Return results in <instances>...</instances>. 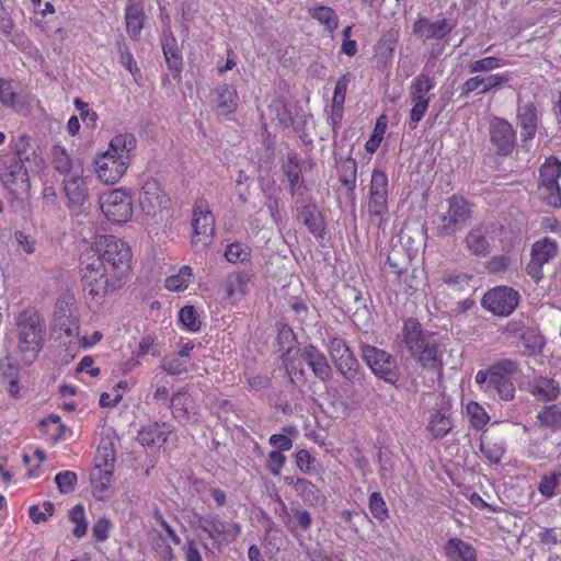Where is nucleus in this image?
I'll return each mask as SVG.
<instances>
[{"mask_svg":"<svg viewBox=\"0 0 561 561\" xmlns=\"http://www.w3.org/2000/svg\"><path fill=\"white\" fill-rule=\"evenodd\" d=\"M362 357L371 371L383 381L396 385L400 373L397 360L383 350L371 345L362 346Z\"/></svg>","mask_w":561,"mask_h":561,"instance_id":"9d476101","label":"nucleus"},{"mask_svg":"<svg viewBox=\"0 0 561 561\" xmlns=\"http://www.w3.org/2000/svg\"><path fill=\"white\" fill-rule=\"evenodd\" d=\"M329 353L339 373L347 380H355L358 362L353 356L344 340L341 337H332L329 343Z\"/></svg>","mask_w":561,"mask_h":561,"instance_id":"f3484780","label":"nucleus"},{"mask_svg":"<svg viewBox=\"0 0 561 561\" xmlns=\"http://www.w3.org/2000/svg\"><path fill=\"white\" fill-rule=\"evenodd\" d=\"M368 507L370 514L379 522H383L389 517V510L379 492H373L369 495Z\"/></svg>","mask_w":561,"mask_h":561,"instance_id":"603ef678","label":"nucleus"},{"mask_svg":"<svg viewBox=\"0 0 561 561\" xmlns=\"http://www.w3.org/2000/svg\"><path fill=\"white\" fill-rule=\"evenodd\" d=\"M299 219L308 228L309 232L317 238H322L324 233V224L321 214L314 205H305L299 209Z\"/></svg>","mask_w":561,"mask_h":561,"instance_id":"c9c22d12","label":"nucleus"},{"mask_svg":"<svg viewBox=\"0 0 561 561\" xmlns=\"http://www.w3.org/2000/svg\"><path fill=\"white\" fill-rule=\"evenodd\" d=\"M170 408L173 417L181 423L194 422L199 410L195 398L185 388L172 394Z\"/></svg>","mask_w":561,"mask_h":561,"instance_id":"412c9836","label":"nucleus"},{"mask_svg":"<svg viewBox=\"0 0 561 561\" xmlns=\"http://www.w3.org/2000/svg\"><path fill=\"white\" fill-rule=\"evenodd\" d=\"M560 477L561 473H549L542 476L538 483L539 493L546 499L553 497L556 495V490L559 485Z\"/></svg>","mask_w":561,"mask_h":561,"instance_id":"13d9d810","label":"nucleus"},{"mask_svg":"<svg viewBox=\"0 0 561 561\" xmlns=\"http://www.w3.org/2000/svg\"><path fill=\"white\" fill-rule=\"evenodd\" d=\"M284 173L289 181L291 194H300L302 183H300V168L298 163L293 159H289L288 162L284 165Z\"/></svg>","mask_w":561,"mask_h":561,"instance_id":"4d7b16f0","label":"nucleus"},{"mask_svg":"<svg viewBox=\"0 0 561 561\" xmlns=\"http://www.w3.org/2000/svg\"><path fill=\"white\" fill-rule=\"evenodd\" d=\"M533 393L542 400H554L560 393L559 385L550 378L539 377L533 386Z\"/></svg>","mask_w":561,"mask_h":561,"instance_id":"79ce46f5","label":"nucleus"},{"mask_svg":"<svg viewBox=\"0 0 561 561\" xmlns=\"http://www.w3.org/2000/svg\"><path fill=\"white\" fill-rule=\"evenodd\" d=\"M454 25L446 19L431 22L426 18H419L413 25V33L423 39H440L451 32Z\"/></svg>","mask_w":561,"mask_h":561,"instance_id":"bb28decb","label":"nucleus"},{"mask_svg":"<svg viewBox=\"0 0 561 561\" xmlns=\"http://www.w3.org/2000/svg\"><path fill=\"white\" fill-rule=\"evenodd\" d=\"M105 218L116 225H124L133 218L134 203L130 190L118 187L104 192L99 198Z\"/></svg>","mask_w":561,"mask_h":561,"instance_id":"1a4fd4ad","label":"nucleus"},{"mask_svg":"<svg viewBox=\"0 0 561 561\" xmlns=\"http://www.w3.org/2000/svg\"><path fill=\"white\" fill-rule=\"evenodd\" d=\"M538 420L541 425L560 428L561 427V405L552 404L546 407L541 412L538 413Z\"/></svg>","mask_w":561,"mask_h":561,"instance_id":"3c124183","label":"nucleus"},{"mask_svg":"<svg viewBox=\"0 0 561 561\" xmlns=\"http://www.w3.org/2000/svg\"><path fill=\"white\" fill-rule=\"evenodd\" d=\"M466 415L476 430H483L490 421L484 408L476 401H469L465 407Z\"/></svg>","mask_w":561,"mask_h":561,"instance_id":"a18cd8bd","label":"nucleus"},{"mask_svg":"<svg viewBox=\"0 0 561 561\" xmlns=\"http://www.w3.org/2000/svg\"><path fill=\"white\" fill-rule=\"evenodd\" d=\"M471 209L468 202L458 196L448 199V209L440 216V233L451 234L462 228L469 220Z\"/></svg>","mask_w":561,"mask_h":561,"instance_id":"dca6fc26","label":"nucleus"},{"mask_svg":"<svg viewBox=\"0 0 561 561\" xmlns=\"http://www.w3.org/2000/svg\"><path fill=\"white\" fill-rule=\"evenodd\" d=\"M64 191L71 210L80 209L88 198V186L83 178V167H77L76 173L64 179Z\"/></svg>","mask_w":561,"mask_h":561,"instance_id":"4be33fe9","label":"nucleus"},{"mask_svg":"<svg viewBox=\"0 0 561 561\" xmlns=\"http://www.w3.org/2000/svg\"><path fill=\"white\" fill-rule=\"evenodd\" d=\"M506 65H508L506 60L499 57L489 56L470 62L468 65V70L470 73L489 72Z\"/></svg>","mask_w":561,"mask_h":561,"instance_id":"de8ad7c7","label":"nucleus"},{"mask_svg":"<svg viewBox=\"0 0 561 561\" xmlns=\"http://www.w3.org/2000/svg\"><path fill=\"white\" fill-rule=\"evenodd\" d=\"M217 106L224 114L232 113L238 106V93L233 85L222 84L217 88Z\"/></svg>","mask_w":561,"mask_h":561,"instance_id":"a19ab883","label":"nucleus"},{"mask_svg":"<svg viewBox=\"0 0 561 561\" xmlns=\"http://www.w3.org/2000/svg\"><path fill=\"white\" fill-rule=\"evenodd\" d=\"M70 520L76 525L73 535L81 538L85 535L88 524L85 520L84 508L82 505H76L69 513Z\"/></svg>","mask_w":561,"mask_h":561,"instance_id":"bf43d9fd","label":"nucleus"},{"mask_svg":"<svg viewBox=\"0 0 561 561\" xmlns=\"http://www.w3.org/2000/svg\"><path fill=\"white\" fill-rule=\"evenodd\" d=\"M116 460V453L112 443H101L98 447V453L94 459V466H102L104 468L113 469Z\"/></svg>","mask_w":561,"mask_h":561,"instance_id":"864d4df0","label":"nucleus"},{"mask_svg":"<svg viewBox=\"0 0 561 561\" xmlns=\"http://www.w3.org/2000/svg\"><path fill=\"white\" fill-rule=\"evenodd\" d=\"M53 164L56 171L66 178L75 174L77 167H83L80 160H72L61 146H54L53 148Z\"/></svg>","mask_w":561,"mask_h":561,"instance_id":"e433bc0d","label":"nucleus"},{"mask_svg":"<svg viewBox=\"0 0 561 561\" xmlns=\"http://www.w3.org/2000/svg\"><path fill=\"white\" fill-rule=\"evenodd\" d=\"M188 367V360L179 355L178 353H171L163 357L161 362V368L170 375H180L185 373Z\"/></svg>","mask_w":561,"mask_h":561,"instance_id":"09e8293b","label":"nucleus"},{"mask_svg":"<svg viewBox=\"0 0 561 561\" xmlns=\"http://www.w3.org/2000/svg\"><path fill=\"white\" fill-rule=\"evenodd\" d=\"M103 261L92 255H84L80 263V277L83 290L95 302H101L107 295L121 289L125 280L112 273Z\"/></svg>","mask_w":561,"mask_h":561,"instance_id":"f03ea898","label":"nucleus"},{"mask_svg":"<svg viewBox=\"0 0 561 561\" xmlns=\"http://www.w3.org/2000/svg\"><path fill=\"white\" fill-rule=\"evenodd\" d=\"M251 275L247 272H236L228 275L224 283L227 299L232 304L240 302L249 293Z\"/></svg>","mask_w":561,"mask_h":561,"instance_id":"cd10ccee","label":"nucleus"},{"mask_svg":"<svg viewBox=\"0 0 561 561\" xmlns=\"http://www.w3.org/2000/svg\"><path fill=\"white\" fill-rule=\"evenodd\" d=\"M197 527L207 534L208 539L216 548L234 541L241 531L238 523L226 522L214 514L201 516Z\"/></svg>","mask_w":561,"mask_h":561,"instance_id":"9b49d317","label":"nucleus"},{"mask_svg":"<svg viewBox=\"0 0 561 561\" xmlns=\"http://www.w3.org/2000/svg\"><path fill=\"white\" fill-rule=\"evenodd\" d=\"M172 433V426L167 423L153 422L138 432V442L147 448H160Z\"/></svg>","mask_w":561,"mask_h":561,"instance_id":"a878e982","label":"nucleus"},{"mask_svg":"<svg viewBox=\"0 0 561 561\" xmlns=\"http://www.w3.org/2000/svg\"><path fill=\"white\" fill-rule=\"evenodd\" d=\"M192 228L193 247L197 248L199 243L202 249L208 247L215 231V217L205 198H198L194 204Z\"/></svg>","mask_w":561,"mask_h":561,"instance_id":"f8f14e48","label":"nucleus"},{"mask_svg":"<svg viewBox=\"0 0 561 561\" xmlns=\"http://www.w3.org/2000/svg\"><path fill=\"white\" fill-rule=\"evenodd\" d=\"M518 122L522 128L520 136L523 140L533 139L537 133V111L533 103H526L518 107Z\"/></svg>","mask_w":561,"mask_h":561,"instance_id":"473e14b6","label":"nucleus"},{"mask_svg":"<svg viewBox=\"0 0 561 561\" xmlns=\"http://www.w3.org/2000/svg\"><path fill=\"white\" fill-rule=\"evenodd\" d=\"M517 371L518 364L516 362L501 359L485 370H478L474 380L480 390L486 394H497L500 399L511 401L515 396L513 377Z\"/></svg>","mask_w":561,"mask_h":561,"instance_id":"20e7f679","label":"nucleus"},{"mask_svg":"<svg viewBox=\"0 0 561 561\" xmlns=\"http://www.w3.org/2000/svg\"><path fill=\"white\" fill-rule=\"evenodd\" d=\"M148 354H151L152 356L160 355V352L158 351V348L156 346V337L151 334H147L141 337L139 345H138V351L136 353V356L142 357Z\"/></svg>","mask_w":561,"mask_h":561,"instance_id":"338daca9","label":"nucleus"},{"mask_svg":"<svg viewBox=\"0 0 561 561\" xmlns=\"http://www.w3.org/2000/svg\"><path fill=\"white\" fill-rule=\"evenodd\" d=\"M126 31L134 41L139 38L145 23L144 9L138 3H129L125 10Z\"/></svg>","mask_w":561,"mask_h":561,"instance_id":"72a5a7b5","label":"nucleus"},{"mask_svg":"<svg viewBox=\"0 0 561 561\" xmlns=\"http://www.w3.org/2000/svg\"><path fill=\"white\" fill-rule=\"evenodd\" d=\"M490 138L496 152L502 156L511 153L515 146V131L512 125L503 118H495L491 122Z\"/></svg>","mask_w":561,"mask_h":561,"instance_id":"5701e85b","label":"nucleus"},{"mask_svg":"<svg viewBox=\"0 0 561 561\" xmlns=\"http://www.w3.org/2000/svg\"><path fill=\"white\" fill-rule=\"evenodd\" d=\"M388 186L387 174L382 170L375 169L370 180L368 211L371 217L379 219V225L388 213Z\"/></svg>","mask_w":561,"mask_h":561,"instance_id":"2eb2a0df","label":"nucleus"},{"mask_svg":"<svg viewBox=\"0 0 561 561\" xmlns=\"http://www.w3.org/2000/svg\"><path fill=\"white\" fill-rule=\"evenodd\" d=\"M80 311L77 301L71 295L58 298L51 322V330L58 339L68 340V350L72 348L75 339L80 333Z\"/></svg>","mask_w":561,"mask_h":561,"instance_id":"0eeeda50","label":"nucleus"},{"mask_svg":"<svg viewBox=\"0 0 561 561\" xmlns=\"http://www.w3.org/2000/svg\"><path fill=\"white\" fill-rule=\"evenodd\" d=\"M403 343L412 357L424 368L440 366V353L436 333L425 332L415 319H407L403 324Z\"/></svg>","mask_w":561,"mask_h":561,"instance_id":"7ed1b4c3","label":"nucleus"},{"mask_svg":"<svg viewBox=\"0 0 561 561\" xmlns=\"http://www.w3.org/2000/svg\"><path fill=\"white\" fill-rule=\"evenodd\" d=\"M352 79H353V76L350 72H347V73L343 75L336 81L333 98H332L333 105H342V106L344 105L347 88H348V84L352 81Z\"/></svg>","mask_w":561,"mask_h":561,"instance_id":"e2e57ef3","label":"nucleus"},{"mask_svg":"<svg viewBox=\"0 0 561 561\" xmlns=\"http://www.w3.org/2000/svg\"><path fill=\"white\" fill-rule=\"evenodd\" d=\"M270 114L275 115L277 124L283 127H289L291 125V117L286 105L280 101L276 100L270 105Z\"/></svg>","mask_w":561,"mask_h":561,"instance_id":"680f3d73","label":"nucleus"},{"mask_svg":"<svg viewBox=\"0 0 561 561\" xmlns=\"http://www.w3.org/2000/svg\"><path fill=\"white\" fill-rule=\"evenodd\" d=\"M512 80L510 72H501L489 76H474L466 80L461 85V94L465 96L471 93L488 94L491 91L501 89Z\"/></svg>","mask_w":561,"mask_h":561,"instance_id":"6ab92c4d","label":"nucleus"},{"mask_svg":"<svg viewBox=\"0 0 561 561\" xmlns=\"http://www.w3.org/2000/svg\"><path fill=\"white\" fill-rule=\"evenodd\" d=\"M435 80L428 72L417 75L410 87L409 96L411 102L430 101L427 95L435 88Z\"/></svg>","mask_w":561,"mask_h":561,"instance_id":"f704fd0d","label":"nucleus"},{"mask_svg":"<svg viewBox=\"0 0 561 561\" xmlns=\"http://www.w3.org/2000/svg\"><path fill=\"white\" fill-rule=\"evenodd\" d=\"M519 294L507 286H497L484 294L482 306L495 316L507 317L518 306Z\"/></svg>","mask_w":561,"mask_h":561,"instance_id":"4468645a","label":"nucleus"},{"mask_svg":"<svg viewBox=\"0 0 561 561\" xmlns=\"http://www.w3.org/2000/svg\"><path fill=\"white\" fill-rule=\"evenodd\" d=\"M102 339L103 333L101 331H94L91 335H80L79 333L72 343V348L77 346L81 350H89L100 343Z\"/></svg>","mask_w":561,"mask_h":561,"instance_id":"774afa93","label":"nucleus"},{"mask_svg":"<svg viewBox=\"0 0 561 561\" xmlns=\"http://www.w3.org/2000/svg\"><path fill=\"white\" fill-rule=\"evenodd\" d=\"M162 47L169 69L175 72H180L182 66V56L176 49L173 39H164Z\"/></svg>","mask_w":561,"mask_h":561,"instance_id":"5fc2aeb1","label":"nucleus"},{"mask_svg":"<svg viewBox=\"0 0 561 561\" xmlns=\"http://www.w3.org/2000/svg\"><path fill=\"white\" fill-rule=\"evenodd\" d=\"M41 427L54 443L70 437V430L61 423L57 414H50L47 419L43 420Z\"/></svg>","mask_w":561,"mask_h":561,"instance_id":"58836bf2","label":"nucleus"},{"mask_svg":"<svg viewBox=\"0 0 561 561\" xmlns=\"http://www.w3.org/2000/svg\"><path fill=\"white\" fill-rule=\"evenodd\" d=\"M557 241L550 238H543L534 243L531 249V259L538 263L546 264L558 253Z\"/></svg>","mask_w":561,"mask_h":561,"instance_id":"ea45409f","label":"nucleus"},{"mask_svg":"<svg viewBox=\"0 0 561 561\" xmlns=\"http://www.w3.org/2000/svg\"><path fill=\"white\" fill-rule=\"evenodd\" d=\"M224 255L229 263H244L251 255V249L244 243L233 242L227 245Z\"/></svg>","mask_w":561,"mask_h":561,"instance_id":"8fccbe9b","label":"nucleus"},{"mask_svg":"<svg viewBox=\"0 0 561 561\" xmlns=\"http://www.w3.org/2000/svg\"><path fill=\"white\" fill-rule=\"evenodd\" d=\"M192 268L184 265L179 270L176 274L171 275L165 279V288L174 293L183 291L188 287L192 280Z\"/></svg>","mask_w":561,"mask_h":561,"instance_id":"c03bdc74","label":"nucleus"},{"mask_svg":"<svg viewBox=\"0 0 561 561\" xmlns=\"http://www.w3.org/2000/svg\"><path fill=\"white\" fill-rule=\"evenodd\" d=\"M399 39V32L397 30H390L382 34L375 46L376 55L380 58L388 60L392 57L394 48Z\"/></svg>","mask_w":561,"mask_h":561,"instance_id":"37998d69","label":"nucleus"},{"mask_svg":"<svg viewBox=\"0 0 561 561\" xmlns=\"http://www.w3.org/2000/svg\"><path fill=\"white\" fill-rule=\"evenodd\" d=\"M491 226L480 224L473 227L465 238L467 250L473 255L485 256L490 253Z\"/></svg>","mask_w":561,"mask_h":561,"instance_id":"393cba45","label":"nucleus"},{"mask_svg":"<svg viewBox=\"0 0 561 561\" xmlns=\"http://www.w3.org/2000/svg\"><path fill=\"white\" fill-rule=\"evenodd\" d=\"M77 474L73 471H60L55 477V482L60 493L67 494L75 490Z\"/></svg>","mask_w":561,"mask_h":561,"instance_id":"052dcab7","label":"nucleus"},{"mask_svg":"<svg viewBox=\"0 0 561 561\" xmlns=\"http://www.w3.org/2000/svg\"><path fill=\"white\" fill-rule=\"evenodd\" d=\"M506 449L507 444L502 437H481L480 451L490 465H499Z\"/></svg>","mask_w":561,"mask_h":561,"instance_id":"7c9ffc66","label":"nucleus"},{"mask_svg":"<svg viewBox=\"0 0 561 561\" xmlns=\"http://www.w3.org/2000/svg\"><path fill=\"white\" fill-rule=\"evenodd\" d=\"M168 197L157 180L145 182L139 193V207L145 216L154 217L168 206Z\"/></svg>","mask_w":561,"mask_h":561,"instance_id":"a211bd4d","label":"nucleus"},{"mask_svg":"<svg viewBox=\"0 0 561 561\" xmlns=\"http://www.w3.org/2000/svg\"><path fill=\"white\" fill-rule=\"evenodd\" d=\"M339 179L348 188L356 185L357 163L352 158L342 160L337 165Z\"/></svg>","mask_w":561,"mask_h":561,"instance_id":"49530a36","label":"nucleus"},{"mask_svg":"<svg viewBox=\"0 0 561 561\" xmlns=\"http://www.w3.org/2000/svg\"><path fill=\"white\" fill-rule=\"evenodd\" d=\"M0 179L11 195L12 205L23 204L30 197L31 183L27 170L14 157H0Z\"/></svg>","mask_w":561,"mask_h":561,"instance_id":"6e6552de","label":"nucleus"},{"mask_svg":"<svg viewBox=\"0 0 561 561\" xmlns=\"http://www.w3.org/2000/svg\"><path fill=\"white\" fill-rule=\"evenodd\" d=\"M12 149L15 153L16 161L30 163L35 170L41 171L45 167L42 150L37 142L26 134H21L12 141Z\"/></svg>","mask_w":561,"mask_h":561,"instance_id":"aec40b11","label":"nucleus"},{"mask_svg":"<svg viewBox=\"0 0 561 561\" xmlns=\"http://www.w3.org/2000/svg\"><path fill=\"white\" fill-rule=\"evenodd\" d=\"M53 513H54V504L50 502H45L43 504V507L33 505L28 510L30 518L36 524L45 522L48 516L53 515Z\"/></svg>","mask_w":561,"mask_h":561,"instance_id":"69168bd1","label":"nucleus"},{"mask_svg":"<svg viewBox=\"0 0 561 561\" xmlns=\"http://www.w3.org/2000/svg\"><path fill=\"white\" fill-rule=\"evenodd\" d=\"M18 347L27 362H33L43 348L45 327L39 312L26 307L15 316Z\"/></svg>","mask_w":561,"mask_h":561,"instance_id":"39448f33","label":"nucleus"},{"mask_svg":"<svg viewBox=\"0 0 561 561\" xmlns=\"http://www.w3.org/2000/svg\"><path fill=\"white\" fill-rule=\"evenodd\" d=\"M309 15L316 20L329 33H333L339 25V16L335 11L327 5H317L308 10Z\"/></svg>","mask_w":561,"mask_h":561,"instance_id":"4c0bfd02","label":"nucleus"},{"mask_svg":"<svg viewBox=\"0 0 561 561\" xmlns=\"http://www.w3.org/2000/svg\"><path fill=\"white\" fill-rule=\"evenodd\" d=\"M92 252L94 259L103 261L104 266L126 282L133 259V252L127 242L115 236H99Z\"/></svg>","mask_w":561,"mask_h":561,"instance_id":"423d86ee","label":"nucleus"},{"mask_svg":"<svg viewBox=\"0 0 561 561\" xmlns=\"http://www.w3.org/2000/svg\"><path fill=\"white\" fill-rule=\"evenodd\" d=\"M443 549L448 561H478L473 546L460 538L448 539Z\"/></svg>","mask_w":561,"mask_h":561,"instance_id":"c756f323","label":"nucleus"},{"mask_svg":"<svg viewBox=\"0 0 561 561\" xmlns=\"http://www.w3.org/2000/svg\"><path fill=\"white\" fill-rule=\"evenodd\" d=\"M560 176L561 162L554 158L547 159L540 169L538 192L540 198L554 208L561 207V188L558 182Z\"/></svg>","mask_w":561,"mask_h":561,"instance_id":"ddd939ff","label":"nucleus"},{"mask_svg":"<svg viewBox=\"0 0 561 561\" xmlns=\"http://www.w3.org/2000/svg\"><path fill=\"white\" fill-rule=\"evenodd\" d=\"M73 104L79 111L80 117L87 124V126L94 127L98 121L96 112L90 110L88 103L79 98L75 99Z\"/></svg>","mask_w":561,"mask_h":561,"instance_id":"0e129e2a","label":"nucleus"},{"mask_svg":"<svg viewBox=\"0 0 561 561\" xmlns=\"http://www.w3.org/2000/svg\"><path fill=\"white\" fill-rule=\"evenodd\" d=\"M453 428L450 408L445 404H436L426 417V430L434 439L445 437Z\"/></svg>","mask_w":561,"mask_h":561,"instance_id":"b1692460","label":"nucleus"},{"mask_svg":"<svg viewBox=\"0 0 561 561\" xmlns=\"http://www.w3.org/2000/svg\"><path fill=\"white\" fill-rule=\"evenodd\" d=\"M179 321L190 332H197L201 328V320L193 306H185L180 310Z\"/></svg>","mask_w":561,"mask_h":561,"instance_id":"6e6d98bb","label":"nucleus"},{"mask_svg":"<svg viewBox=\"0 0 561 561\" xmlns=\"http://www.w3.org/2000/svg\"><path fill=\"white\" fill-rule=\"evenodd\" d=\"M137 140L133 134L115 135L106 150L98 152L93 158V170L96 179L106 185H115L122 181L133 161V152Z\"/></svg>","mask_w":561,"mask_h":561,"instance_id":"f257e3e1","label":"nucleus"},{"mask_svg":"<svg viewBox=\"0 0 561 561\" xmlns=\"http://www.w3.org/2000/svg\"><path fill=\"white\" fill-rule=\"evenodd\" d=\"M301 358L319 379L327 380L331 377V367L327 357L316 346H305L301 352Z\"/></svg>","mask_w":561,"mask_h":561,"instance_id":"c85d7f7f","label":"nucleus"},{"mask_svg":"<svg viewBox=\"0 0 561 561\" xmlns=\"http://www.w3.org/2000/svg\"><path fill=\"white\" fill-rule=\"evenodd\" d=\"M113 477V469L102 466H93L90 480L93 494L98 500H105L108 496V488Z\"/></svg>","mask_w":561,"mask_h":561,"instance_id":"2f4dec72","label":"nucleus"}]
</instances>
